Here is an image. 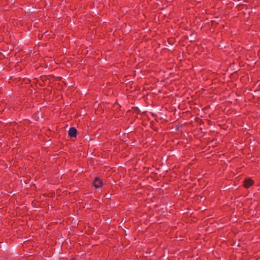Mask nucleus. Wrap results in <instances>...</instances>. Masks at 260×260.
Masks as SVG:
<instances>
[{
    "mask_svg": "<svg viewBox=\"0 0 260 260\" xmlns=\"http://www.w3.org/2000/svg\"><path fill=\"white\" fill-rule=\"evenodd\" d=\"M68 134L71 137H75L77 135V130L75 127H71L68 131Z\"/></svg>",
    "mask_w": 260,
    "mask_h": 260,
    "instance_id": "nucleus-2",
    "label": "nucleus"
},
{
    "mask_svg": "<svg viewBox=\"0 0 260 260\" xmlns=\"http://www.w3.org/2000/svg\"><path fill=\"white\" fill-rule=\"evenodd\" d=\"M253 183L251 179H247L244 181V186L245 188H248L253 184Z\"/></svg>",
    "mask_w": 260,
    "mask_h": 260,
    "instance_id": "nucleus-3",
    "label": "nucleus"
},
{
    "mask_svg": "<svg viewBox=\"0 0 260 260\" xmlns=\"http://www.w3.org/2000/svg\"><path fill=\"white\" fill-rule=\"evenodd\" d=\"M103 185L102 181L99 178H95L93 181V185L95 188H98Z\"/></svg>",
    "mask_w": 260,
    "mask_h": 260,
    "instance_id": "nucleus-1",
    "label": "nucleus"
}]
</instances>
